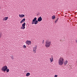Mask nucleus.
<instances>
[{
	"mask_svg": "<svg viewBox=\"0 0 77 77\" xmlns=\"http://www.w3.org/2000/svg\"><path fill=\"white\" fill-rule=\"evenodd\" d=\"M51 42L50 40L47 39L46 41L45 42V47H46V48L50 47V45H51Z\"/></svg>",
	"mask_w": 77,
	"mask_h": 77,
	"instance_id": "1",
	"label": "nucleus"
},
{
	"mask_svg": "<svg viewBox=\"0 0 77 77\" xmlns=\"http://www.w3.org/2000/svg\"><path fill=\"white\" fill-rule=\"evenodd\" d=\"M64 63V59L62 57H60L58 60V63L59 65H62Z\"/></svg>",
	"mask_w": 77,
	"mask_h": 77,
	"instance_id": "2",
	"label": "nucleus"
},
{
	"mask_svg": "<svg viewBox=\"0 0 77 77\" xmlns=\"http://www.w3.org/2000/svg\"><path fill=\"white\" fill-rule=\"evenodd\" d=\"M2 71H4L5 72L6 71L7 72H8L9 71V69H8V67L6 66H5L2 67Z\"/></svg>",
	"mask_w": 77,
	"mask_h": 77,
	"instance_id": "3",
	"label": "nucleus"
},
{
	"mask_svg": "<svg viewBox=\"0 0 77 77\" xmlns=\"http://www.w3.org/2000/svg\"><path fill=\"white\" fill-rule=\"evenodd\" d=\"M37 48V46L36 45L33 47V52L34 53H36V49Z\"/></svg>",
	"mask_w": 77,
	"mask_h": 77,
	"instance_id": "4",
	"label": "nucleus"
},
{
	"mask_svg": "<svg viewBox=\"0 0 77 77\" xmlns=\"http://www.w3.org/2000/svg\"><path fill=\"white\" fill-rule=\"evenodd\" d=\"M26 44H27L28 45H30V44H31V42L30 41L27 40L26 41Z\"/></svg>",
	"mask_w": 77,
	"mask_h": 77,
	"instance_id": "5",
	"label": "nucleus"
},
{
	"mask_svg": "<svg viewBox=\"0 0 77 77\" xmlns=\"http://www.w3.org/2000/svg\"><path fill=\"white\" fill-rule=\"evenodd\" d=\"M50 60L51 61V63L53 62V56L52 55L51 58H50Z\"/></svg>",
	"mask_w": 77,
	"mask_h": 77,
	"instance_id": "6",
	"label": "nucleus"
},
{
	"mask_svg": "<svg viewBox=\"0 0 77 77\" xmlns=\"http://www.w3.org/2000/svg\"><path fill=\"white\" fill-rule=\"evenodd\" d=\"M42 20V19L41 17H38V21L39 22L41 21Z\"/></svg>",
	"mask_w": 77,
	"mask_h": 77,
	"instance_id": "7",
	"label": "nucleus"
},
{
	"mask_svg": "<svg viewBox=\"0 0 77 77\" xmlns=\"http://www.w3.org/2000/svg\"><path fill=\"white\" fill-rule=\"evenodd\" d=\"M19 17L20 18H23V17H25V15L24 14H19Z\"/></svg>",
	"mask_w": 77,
	"mask_h": 77,
	"instance_id": "8",
	"label": "nucleus"
},
{
	"mask_svg": "<svg viewBox=\"0 0 77 77\" xmlns=\"http://www.w3.org/2000/svg\"><path fill=\"white\" fill-rule=\"evenodd\" d=\"M8 17H5L4 18L2 19L3 21H6V20L8 19Z\"/></svg>",
	"mask_w": 77,
	"mask_h": 77,
	"instance_id": "9",
	"label": "nucleus"
},
{
	"mask_svg": "<svg viewBox=\"0 0 77 77\" xmlns=\"http://www.w3.org/2000/svg\"><path fill=\"white\" fill-rule=\"evenodd\" d=\"M25 20L26 19H25V18L23 19L20 22V24H22V23L25 22Z\"/></svg>",
	"mask_w": 77,
	"mask_h": 77,
	"instance_id": "10",
	"label": "nucleus"
},
{
	"mask_svg": "<svg viewBox=\"0 0 77 77\" xmlns=\"http://www.w3.org/2000/svg\"><path fill=\"white\" fill-rule=\"evenodd\" d=\"M67 63H68V61L65 60L64 62V65H66Z\"/></svg>",
	"mask_w": 77,
	"mask_h": 77,
	"instance_id": "11",
	"label": "nucleus"
},
{
	"mask_svg": "<svg viewBox=\"0 0 77 77\" xmlns=\"http://www.w3.org/2000/svg\"><path fill=\"white\" fill-rule=\"evenodd\" d=\"M25 28H26V27L22 26L20 28V29H23V30H24V29H25Z\"/></svg>",
	"mask_w": 77,
	"mask_h": 77,
	"instance_id": "12",
	"label": "nucleus"
},
{
	"mask_svg": "<svg viewBox=\"0 0 77 77\" xmlns=\"http://www.w3.org/2000/svg\"><path fill=\"white\" fill-rule=\"evenodd\" d=\"M55 18H56V17L54 15L52 16V20H54V19H55Z\"/></svg>",
	"mask_w": 77,
	"mask_h": 77,
	"instance_id": "13",
	"label": "nucleus"
},
{
	"mask_svg": "<svg viewBox=\"0 0 77 77\" xmlns=\"http://www.w3.org/2000/svg\"><path fill=\"white\" fill-rule=\"evenodd\" d=\"M30 74L29 72H27L26 73V75L27 77H28V76H29V75H30Z\"/></svg>",
	"mask_w": 77,
	"mask_h": 77,
	"instance_id": "14",
	"label": "nucleus"
},
{
	"mask_svg": "<svg viewBox=\"0 0 77 77\" xmlns=\"http://www.w3.org/2000/svg\"><path fill=\"white\" fill-rule=\"evenodd\" d=\"M37 19V18H36V17H35V18H34L33 20L32 21H33V22H35V21H36V20H36V19Z\"/></svg>",
	"mask_w": 77,
	"mask_h": 77,
	"instance_id": "15",
	"label": "nucleus"
},
{
	"mask_svg": "<svg viewBox=\"0 0 77 77\" xmlns=\"http://www.w3.org/2000/svg\"><path fill=\"white\" fill-rule=\"evenodd\" d=\"M11 59H12V60H14V57L13 55H11Z\"/></svg>",
	"mask_w": 77,
	"mask_h": 77,
	"instance_id": "16",
	"label": "nucleus"
},
{
	"mask_svg": "<svg viewBox=\"0 0 77 77\" xmlns=\"http://www.w3.org/2000/svg\"><path fill=\"white\" fill-rule=\"evenodd\" d=\"M26 26V23L24 22L23 24L22 25V26H23V27H25Z\"/></svg>",
	"mask_w": 77,
	"mask_h": 77,
	"instance_id": "17",
	"label": "nucleus"
},
{
	"mask_svg": "<svg viewBox=\"0 0 77 77\" xmlns=\"http://www.w3.org/2000/svg\"><path fill=\"white\" fill-rule=\"evenodd\" d=\"M38 20H35L34 22L35 24H38Z\"/></svg>",
	"mask_w": 77,
	"mask_h": 77,
	"instance_id": "18",
	"label": "nucleus"
},
{
	"mask_svg": "<svg viewBox=\"0 0 77 77\" xmlns=\"http://www.w3.org/2000/svg\"><path fill=\"white\" fill-rule=\"evenodd\" d=\"M23 48H26V46L25 45H23Z\"/></svg>",
	"mask_w": 77,
	"mask_h": 77,
	"instance_id": "19",
	"label": "nucleus"
},
{
	"mask_svg": "<svg viewBox=\"0 0 77 77\" xmlns=\"http://www.w3.org/2000/svg\"><path fill=\"white\" fill-rule=\"evenodd\" d=\"M58 20V18H57V20L55 21V23H57Z\"/></svg>",
	"mask_w": 77,
	"mask_h": 77,
	"instance_id": "20",
	"label": "nucleus"
},
{
	"mask_svg": "<svg viewBox=\"0 0 77 77\" xmlns=\"http://www.w3.org/2000/svg\"><path fill=\"white\" fill-rule=\"evenodd\" d=\"M1 36H2V33L0 32V38H1Z\"/></svg>",
	"mask_w": 77,
	"mask_h": 77,
	"instance_id": "21",
	"label": "nucleus"
},
{
	"mask_svg": "<svg viewBox=\"0 0 77 77\" xmlns=\"http://www.w3.org/2000/svg\"><path fill=\"white\" fill-rule=\"evenodd\" d=\"M35 24V22L32 21V24Z\"/></svg>",
	"mask_w": 77,
	"mask_h": 77,
	"instance_id": "22",
	"label": "nucleus"
},
{
	"mask_svg": "<svg viewBox=\"0 0 77 77\" xmlns=\"http://www.w3.org/2000/svg\"><path fill=\"white\" fill-rule=\"evenodd\" d=\"M57 76H58V75H55L54 77H57Z\"/></svg>",
	"mask_w": 77,
	"mask_h": 77,
	"instance_id": "23",
	"label": "nucleus"
},
{
	"mask_svg": "<svg viewBox=\"0 0 77 77\" xmlns=\"http://www.w3.org/2000/svg\"><path fill=\"white\" fill-rule=\"evenodd\" d=\"M75 41L76 43H77V39H76L75 40Z\"/></svg>",
	"mask_w": 77,
	"mask_h": 77,
	"instance_id": "24",
	"label": "nucleus"
},
{
	"mask_svg": "<svg viewBox=\"0 0 77 77\" xmlns=\"http://www.w3.org/2000/svg\"><path fill=\"white\" fill-rule=\"evenodd\" d=\"M60 42H62V39H60Z\"/></svg>",
	"mask_w": 77,
	"mask_h": 77,
	"instance_id": "25",
	"label": "nucleus"
},
{
	"mask_svg": "<svg viewBox=\"0 0 77 77\" xmlns=\"http://www.w3.org/2000/svg\"><path fill=\"white\" fill-rule=\"evenodd\" d=\"M44 42V40H43V43Z\"/></svg>",
	"mask_w": 77,
	"mask_h": 77,
	"instance_id": "26",
	"label": "nucleus"
},
{
	"mask_svg": "<svg viewBox=\"0 0 77 77\" xmlns=\"http://www.w3.org/2000/svg\"><path fill=\"white\" fill-rule=\"evenodd\" d=\"M0 9H1V8H0Z\"/></svg>",
	"mask_w": 77,
	"mask_h": 77,
	"instance_id": "27",
	"label": "nucleus"
}]
</instances>
